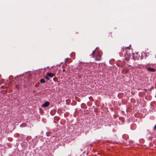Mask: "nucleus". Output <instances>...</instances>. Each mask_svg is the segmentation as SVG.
<instances>
[{
    "instance_id": "obj_1",
    "label": "nucleus",
    "mask_w": 156,
    "mask_h": 156,
    "mask_svg": "<svg viewBox=\"0 0 156 156\" xmlns=\"http://www.w3.org/2000/svg\"><path fill=\"white\" fill-rule=\"evenodd\" d=\"M133 58L134 60H139L141 58L139 53H136L133 55Z\"/></svg>"
},
{
    "instance_id": "obj_2",
    "label": "nucleus",
    "mask_w": 156,
    "mask_h": 156,
    "mask_svg": "<svg viewBox=\"0 0 156 156\" xmlns=\"http://www.w3.org/2000/svg\"><path fill=\"white\" fill-rule=\"evenodd\" d=\"M50 103L48 101H46L42 105V107H47L49 105Z\"/></svg>"
},
{
    "instance_id": "obj_3",
    "label": "nucleus",
    "mask_w": 156,
    "mask_h": 156,
    "mask_svg": "<svg viewBox=\"0 0 156 156\" xmlns=\"http://www.w3.org/2000/svg\"><path fill=\"white\" fill-rule=\"evenodd\" d=\"M46 75L47 76H48L51 77H53L55 75V74L53 73H47Z\"/></svg>"
},
{
    "instance_id": "obj_4",
    "label": "nucleus",
    "mask_w": 156,
    "mask_h": 156,
    "mask_svg": "<svg viewBox=\"0 0 156 156\" xmlns=\"http://www.w3.org/2000/svg\"><path fill=\"white\" fill-rule=\"evenodd\" d=\"M147 69L148 71L152 72H155L156 71V69H155L152 68H148Z\"/></svg>"
},
{
    "instance_id": "obj_5",
    "label": "nucleus",
    "mask_w": 156,
    "mask_h": 156,
    "mask_svg": "<svg viewBox=\"0 0 156 156\" xmlns=\"http://www.w3.org/2000/svg\"><path fill=\"white\" fill-rule=\"evenodd\" d=\"M101 55H99L98 56L95 58V61H100L101 59Z\"/></svg>"
},
{
    "instance_id": "obj_6",
    "label": "nucleus",
    "mask_w": 156,
    "mask_h": 156,
    "mask_svg": "<svg viewBox=\"0 0 156 156\" xmlns=\"http://www.w3.org/2000/svg\"><path fill=\"white\" fill-rule=\"evenodd\" d=\"M98 47L96 48L95 49V50L94 51H93L92 54H91L90 55L94 56V54H95V51H96L97 50H98ZM93 57L94 58V57L93 56Z\"/></svg>"
},
{
    "instance_id": "obj_7",
    "label": "nucleus",
    "mask_w": 156,
    "mask_h": 156,
    "mask_svg": "<svg viewBox=\"0 0 156 156\" xmlns=\"http://www.w3.org/2000/svg\"><path fill=\"white\" fill-rule=\"evenodd\" d=\"M40 82L41 83H45V81L43 79H42L40 80Z\"/></svg>"
},
{
    "instance_id": "obj_8",
    "label": "nucleus",
    "mask_w": 156,
    "mask_h": 156,
    "mask_svg": "<svg viewBox=\"0 0 156 156\" xmlns=\"http://www.w3.org/2000/svg\"><path fill=\"white\" fill-rule=\"evenodd\" d=\"M15 87L17 89H19L21 88L20 86L19 85L16 84L15 85Z\"/></svg>"
},
{
    "instance_id": "obj_9",
    "label": "nucleus",
    "mask_w": 156,
    "mask_h": 156,
    "mask_svg": "<svg viewBox=\"0 0 156 156\" xmlns=\"http://www.w3.org/2000/svg\"><path fill=\"white\" fill-rule=\"evenodd\" d=\"M53 80L54 81L56 82L57 81V79L56 77H55L53 78Z\"/></svg>"
},
{
    "instance_id": "obj_10",
    "label": "nucleus",
    "mask_w": 156,
    "mask_h": 156,
    "mask_svg": "<svg viewBox=\"0 0 156 156\" xmlns=\"http://www.w3.org/2000/svg\"><path fill=\"white\" fill-rule=\"evenodd\" d=\"M45 78L47 79V80H50V79L49 78L48 76H45Z\"/></svg>"
},
{
    "instance_id": "obj_11",
    "label": "nucleus",
    "mask_w": 156,
    "mask_h": 156,
    "mask_svg": "<svg viewBox=\"0 0 156 156\" xmlns=\"http://www.w3.org/2000/svg\"><path fill=\"white\" fill-rule=\"evenodd\" d=\"M108 34H109V35H108V36L109 37H110V36L111 37H112V33H109Z\"/></svg>"
},
{
    "instance_id": "obj_12",
    "label": "nucleus",
    "mask_w": 156,
    "mask_h": 156,
    "mask_svg": "<svg viewBox=\"0 0 156 156\" xmlns=\"http://www.w3.org/2000/svg\"><path fill=\"white\" fill-rule=\"evenodd\" d=\"M125 58H126V60H127L129 58V56L127 55V56L125 57Z\"/></svg>"
},
{
    "instance_id": "obj_13",
    "label": "nucleus",
    "mask_w": 156,
    "mask_h": 156,
    "mask_svg": "<svg viewBox=\"0 0 156 156\" xmlns=\"http://www.w3.org/2000/svg\"><path fill=\"white\" fill-rule=\"evenodd\" d=\"M124 49H125V48H124V47L122 48V49H121V51H123V50H124Z\"/></svg>"
},
{
    "instance_id": "obj_14",
    "label": "nucleus",
    "mask_w": 156,
    "mask_h": 156,
    "mask_svg": "<svg viewBox=\"0 0 156 156\" xmlns=\"http://www.w3.org/2000/svg\"><path fill=\"white\" fill-rule=\"evenodd\" d=\"M63 72H65V69H63Z\"/></svg>"
}]
</instances>
